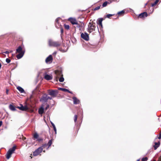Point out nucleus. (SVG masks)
<instances>
[{
    "mask_svg": "<svg viewBox=\"0 0 161 161\" xmlns=\"http://www.w3.org/2000/svg\"><path fill=\"white\" fill-rule=\"evenodd\" d=\"M96 24L93 22H90L88 25V27L87 29V31L90 33L95 31Z\"/></svg>",
    "mask_w": 161,
    "mask_h": 161,
    "instance_id": "nucleus-1",
    "label": "nucleus"
},
{
    "mask_svg": "<svg viewBox=\"0 0 161 161\" xmlns=\"http://www.w3.org/2000/svg\"><path fill=\"white\" fill-rule=\"evenodd\" d=\"M48 43V45L50 46L57 47L61 45L62 42L61 41H54L51 39H49Z\"/></svg>",
    "mask_w": 161,
    "mask_h": 161,
    "instance_id": "nucleus-2",
    "label": "nucleus"
},
{
    "mask_svg": "<svg viewBox=\"0 0 161 161\" xmlns=\"http://www.w3.org/2000/svg\"><path fill=\"white\" fill-rule=\"evenodd\" d=\"M16 149V146H14L12 148H10L8 151L6 155V158L8 159L11 157V155L14 153V151Z\"/></svg>",
    "mask_w": 161,
    "mask_h": 161,
    "instance_id": "nucleus-3",
    "label": "nucleus"
},
{
    "mask_svg": "<svg viewBox=\"0 0 161 161\" xmlns=\"http://www.w3.org/2000/svg\"><path fill=\"white\" fill-rule=\"evenodd\" d=\"M48 94L53 97H56L58 94V91L55 90H51L48 91Z\"/></svg>",
    "mask_w": 161,
    "mask_h": 161,
    "instance_id": "nucleus-4",
    "label": "nucleus"
},
{
    "mask_svg": "<svg viewBox=\"0 0 161 161\" xmlns=\"http://www.w3.org/2000/svg\"><path fill=\"white\" fill-rule=\"evenodd\" d=\"M81 37L82 39L85 41H88L89 40V35L86 32L81 33Z\"/></svg>",
    "mask_w": 161,
    "mask_h": 161,
    "instance_id": "nucleus-5",
    "label": "nucleus"
},
{
    "mask_svg": "<svg viewBox=\"0 0 161 161\" xmlns=\"http://www.w3.org/2000/svg\"><path fill=\"white\" fill-rule=\"evenodd\" d=\"M42 147H39L33 152V155L34 156H36L38 155L42 152Z\"/></svg>",
    "mask_w": 161,
    "mask_h": 161,
    "instance_id": "nucleus-6",
    "label": "nucleus"
},
{
    "mask_svg": "<svg viewBox=\"0 0 161 161\" xmlns=\"http://www.w3.org/2000/svg\"><path fill=\"white\" fill-rule=\"evenodd\" d=\"M76 25H77L76 27L78 28L80 31L81 30L84 26V24L83 22H80V23L77 22V24Z\"/></svg>",
    "mask_w": 161,
    "mask_h": 161,
    "instance_id": "nucleus-7",
    "label": "nucleus"
},
{
    "mask_svg": "<svg viewBox=\"0 0 161 161\" xmlns=\"http://www.w3.org/2000/svg\"><path fill=\"white\" fill-rule=\"evenodd\" d=\"M68 20L73 25L77 24V21L75 18L70 17L68 19Z\"/></svg>",
    "mask_w": 161,
    "mask_h": 161,
    "instance_id": "nucleus-8",
    "label": "nucleus"
},
{
    "mask_svg": "<svg viewBox=\"0 0 161 161\" xmlns=\"http://www.w3.org/2000/svg\"><path fill=\"white\" fill-rule=\"evenodd\" d=\"M40 101L42 102H46L47 101V95L45 94L40 99Z\"/></svg>",
    "mask_w": 161,
    "mask_h": 161,
    "instance_id": "nucleus-9",
    "label": "nucleus"
},
{
    "mask_svg": "<svg viewBox=\"0 0 161 161\" xmlns=\"http://www.w3.org/2000/svg\"><path fill=\"white\" fill-rule=\"evenodd\" d=\"M147 16V14L146 12H144L138 15V18H143Z\"/></svg>",
    "mask_w": 161,
    "mask_h": 161,
    "instance_id": "nucleus-10",
    "label": "nucleus"
},
{
    "mask_svg": "<svg viewBox=\"0 0 161 161\" xmlns=\"http://www.w3.org/2000/svg\"><path fill=\"white\" fill-rule=\"evenodd\" d=\"M53 58L51 55H50L46 59L45 61L47 63H48L50 62H52L53 60Z\"/></svg>",
    "mask_w": 161,
    "mask_h": 161,
    "instance_id": "nucleus-11",
    "label": "nucleus"
},
{
    "mask_svg": "<svg viewBox=\"0 0 161 161\" xmlns=\"http://www.w3.org/2000/svg\"><path fill=\"white\" fill-rule=\"evenodd\" d=\"M44 104H42L41 107L39 109L38 113L40 114H42L43 113L44 110Z\"/></svg>",
    "mask_w": 161,
    "mask_h": 161,
    "instance_id": "nucleus-12",
    "label": "nucleus"
},
{
    "mask_svg": "<svg viewBox=\"0 0 161 161\" xmlns=\"http://www.w3.org/2000/svg\"><path fill=\"white\" fill-rule=\"evenodd\" d=\"M22 52L25 53V51L23 50L21 46H19L16 49V53H20Z\"/></svg>",
    "mask_w": 161,
    "mask_h": 161,
    "instance_id": "nucleus-13",
    "label": "nucleus"
},
{
    "mask_svg": "<svg viewBox=\"0 0 161 161\" xmlns=\"http://www.w3.org/2000/svg\"><path fill=\"white\" fill-rule=\"evenodd\" d=\"M72 99L73 100V103L74 104H79L80 103V100L78 99H77L76 97H73Z\"/></svg>",
    "mask_w": 161,
    "mask_h": 161,
    "instance_id": "nucleus-14",
    "label": "nucleus"
},
{
    "mask_svg": "<svg viewBox=\"0 0 161 161\" xmlns=\"http://www.w3.org/2000/svg\"><path fill=\"white\" fill-rule=\"evenodd\" d=\"M44 78L47 80H50L52 79L53 77L52 75L46 74L44 76Z\"/></svg>",
    "mask_w": 161,
    "mask_h": 161,
    "instance_id": "nucleus-15",
    "label": "nucleus"
},
{
    "mask_svg": "<svg viewBox=\"0 0 161 161\" xmlns=\"http://www.w3.org/2000/svg\"><path fill=\"white\" fill-rule=\"evenodd\" d=\"M19 53L17 55L16 57L18 59L21 58L24 56L25 53L24 52Z\"/></svg>",
    "mask_w": 161,
    "mask_h": 161,
    "instance_id": "nucleus-16",
    "label": "nucleus"
},
{
    "mask_svg": "<svg viewBox=\"0 0 161 161\" xmlns=\"http://www.w3.org/2000/svg\"><path fill=\"white\" fill-rule=\"evenodd\" d=\"M155 145L153 146V147H154V150H156L157 148L160 145V142H155Z\"/></svg>",
    "mask_w": 161,
    "mask_h": 161,
    "instance_id": "nucleus-17",
    "label": "nucleus"
},
{
    "mask_svg": "<svg viewBox=\"0 0 161 161\" xmlns=\"http://www.w3.org/2000/svg\"><path fill=\"white\" fill-rule=\"evenodd\" d=\"M9 108L11 110L13 111H15L16 110L15 107L12 104L9 105Z\"/></svg>",
    "mask_w": 161,
    "mask_h": 161,
    "instance_id": "nucleus-18",
    "label": "nucleus"
},
{
    "mask_svg": "<svg viewBox=\"0 0 161 161\" xmlns=\"http://www.w3.org/2000/svg\"><path fill=\"white\" fill-rule=\"evenodd\" d=\"M17 89L21 93H24L25 92L24 89L20 86H18L17 87Z\"/></svg>",
    "mask_w": 161,
    "mask_h": 161,
    "instance_id": "nucleus-19",
    "label": "nucleus"
},
{
    "mask_svg": "<svg viewBox=\"0 0 161 161\" xmlns=\"http://www.w3.org/2000/svg\"><path fill=\"white\" fill-rule=\"evenodd\" d=\"M103 20V19L102 18H99L98 20V24L102 27V22Z\"/></svg>",
    "mask_w": 161,
    "mask_h": 161,
    "instance_id": "nucleus-20",
    "label": "nucleus"
},
{
    "mask_svg": "<svg viewBox=\"0 0 161 161\" xmlns=\"http://www.w3.org/2000/svg\"><path fill=\"white\" fill-rule=\"evenodd\" d=\"M111 3V2H110V3H109L107 1L105 2L104 3H103L102 4V7H105L107 6L108 4H109Z\"/></svg>",
    "mask_w": 161,
    "mask_h": 161,
    "instance_id": "nucleus-21",
    "label": "nucleus"
},
{
    "mask_svg": "<svg viewBox=\"0 0 161 161\" xmlns=\"http://www.w3.org/2000/svg\"><path fill=\"white\" fill-rule=\"evenodd\" d=\"M20 107H17V108H18L22 111H24V106H23L22 104H20Z\"/></svg>",
    "mask_w": 161,
    "mask_h": 161,
    "instance_id": "nucleus-22",
    "label": "nucleus"
},
{
    "mask_svg": "<svg viewBox=\"0 0 161 161\" xmlns=\"http://www.w3.org/2000/svg\"><path fill=\"white\" fill-rule=\"evenodd\" d=\"M51 123L52 126H53V128L54 129V131L55 132V133L56 134V132H57V130H56V128L55 125L52 122H51Z\"/></svg>",
    "mask_w": 161,
    "mask_h": 161,
    "instance_id": "nucleus-23",
    "label": "nucleus"
},
{
    "mask_svg": "<svg viewBox=\"0 0 161 161\" xmlns=\"http://www.w3.org/2000/svg\"><path fill=\"white\" fill-rule=\"evenodd\" d=\"M52 144V140H50L49 141L48 143L47 144H48V147L47 148V149Z\"/></svg>",
    "mask_w": 161,
    "mask_h": 161,
    "instance_id": "nucleus-24",
    "label": "nucleus"
},
{
    "mask_svg": "<svg viewBox=\"0 0 161 161\" xmlns=\"http://www.w3.org/2000/svg\"><path fill=\"white\" fill-rule=\"evenodd\" d=\"M58 89L59 90H62V91H64V92H67V91H68V90L67 89L64 88H61V87L59 88Z\"/></svg>",
    "mask_w": 161,
    "mask_h": 161,
    "instance_id": "nucleus-25",
    "label": "nucleus"
},
{
    "mask_svg": "<svg viewBox=\"0 0 161 161\" xmlns=\"http://www.w3.org/2000/svg\"><path fill=\"white\" fill-rule=\"evenodd\" d=\"M125 13V11L124 10H122L120 11H119L117 13L118 14L120 15V14H122L124 15Z\"/></svg>",
    "mask_w": 161,
    "mask_h": 161,
    "instance_id": "nucleus-26",
    "label": "nucleus"
},
{
    "mask_svg": "<svg viewBox=\"0 0 161 161\" xmlns=\"http://www.w3.org/2000/svg\"><path fill=\"white\" fill-rule=\"evenodd\" d=\"M64 79L63 76L60 77L59 79V81L60 82H63L64 81Z\"/></svg>",
    "mask_w": 161,
    "mask_h": 161,
    "instance_id": "nucleus-27",
    "label": "nucleus"
},
{
    "mask_svg": "<svg viewBox=\"0 0 161 161\" xmlns=\"http://www.w3.org/2000/svg\"><path fill=\"white\" fill-rule=\"evenodd\" d=\"M48 146V144H45L42 145L40 147H42V149L45 147H46Z\"/></svg>",
    "mask_w": 161,
    "mask_h": 161,
    "instance_id": "nucleus-28",
    "label": "nucleus"
},
{
    "mask_svg": "<svg viewBox=\"0 0 161 161\" xmlns=\"http://www.w3.org/2000/svg\"><path fill=\"white\" fill-rule=\"evenodd\" d=\"M64 27L65 29L68 30L69 28V25L65 24L64 25Z\"/></svg>",
    "mask_w": 161,
    "mask_h": 161,
    "instance_id": "nucleus-29",
    "label": "nucleus"
},
{
    "mask_svg": "<svg viewBox=\"0 0 161 161\" xmlns=\"http://www.w3.org/2000/svg\"><path fill=\"white\" fill-rule=\"evenodd\" d=\"M39 135L37 133H35L34 135V137L36 139L38 138Z\"/></svg>",
    "mask_w": 161,
    "mask_h": 161,
    "instance_id": "nucleus-30",
    "label": "nucleus"
},
{
    "mask_svg": "<svg viewBox=\"0 0 161 161\" xmlns=\"http://www.w3.org/2000/svg\"><path fill=\"white\" fill-rule=\"evenodd\" d=\"M148 159V158L147 157L143 158L142 159L141 161H147Z\"/></svg>",
    "mask_w": 161,
    "mask_h": 161,
    "instance_id": "nucleus-31",
    "label": "nucleus"
},
{
    "mask_svg": "<svg viewBox=\"0 0 161 161\" xmlns=\"http://www.w3.org/2000/svg\"><path fill=\"white\" fill-rule=\"evenodd\" d=\"M113 15L112 14H108L106 15V16H107L106 17L107 18H109L110 17L113 16Z\"/></svg>",
    "mask_w": 161,
    "mask_h": 161,
    "instance_id": "nucleus-32",
    "label": "nucleus"
},
{
    "mask_svg": "<svg viewBox=\"0 0 161 161\" xmlns=\"http://www.w3.org/2000/svg\"><path fill=\"white\" fill-rule=\"evenodd\" d=\"M77 116L76 115H75L74 116V121L75 122L77 120Z\"/></svg>",
    "mask_w": 161,
    "mask_h": 161,
    "instance_id": "nucleus-33",
    "label": "nucleus"
},
{
    "mask_svg": "<svg viewBox=\"0 0 161 161\" xmlns=\"http://www.w3.org/2000/svg\"><path fill=\"white\" fill-rule=\"evenodd\" d=\"M10 60L8 58H7L6 59V61L8 63H9L10 62Z\"/></svg>",
    "mask_w": 161,
    "mask_h": 161,
    "instance_id": "nucleus-34",
    "label": "nucleus"
},
{
    "mask_svg": "<svg viewBox=\"0 0 161 161\" xmlns=\"http://www.w3.org/2000/svg\"><path fill=\"white\" fill-rule=\"evenodd\" d=\"M100 6H98L97 7L94 9V10H97L99 9L100 8Z\"/></svg>",
    "mask_w": 161,
    "mask_h": 161,
    "instance_id": "nucleus-35",
    "label": "nucleus"
},
{
    "mask_svg": "<svg viewBox=\"0 0 161 161\" xmlns=\"http://www.w3.org/2000/svg\"><path fill=\"white\" fill-rule=\"evenodd\" d=\"M24 111H27L28 109V108L27 106H24Z\"/></svg>",
    "mask_w": 161,
    "mask_h": 161,
    "instance_id": "nucleus-36",
    "label": "nucleus"
},
{
    "mask_svg": "<svg viewBox=\"0 0 161 161\" xmlns=\"http://www.w3.org/2000/svg\"><path fill=\"white\" fill-rule=\"evenodd\" d=\"M37 140L39 142H41L43 140V139L41 138H38L37 139Z\"/></svg>",
    "mask_w": 161,
    "mask_h": 161,
    "instance_id": "nucleus-37",
    "label": "nucleus"
},
{
    "mask_svg": "<svg viewBox=\"0 0 161 161\" xmlns=\"http://www.w3.org/2000/svg\"><path fill=\"white\" fill-rule=\"evenodd\" d=\"M46 104L47 105V106L45 108V109L47 110L49 108V104H47V103H46Z\"/></svg>",
    "mask_w": 161,
    "mask_h": 161,
    "instance_id": "nucleus-38",
    "label": "nucleus"
},
{
    "mask_svg": "<svg viewBox=\"0 0 161 161\" xmlns=\"http://www.w3.org/2000/svg\"><path fill=\"white\" fill-rule=\"evenodd\" d=\"M57 53V52L56 51L54 52L52 54L54 56H56V54Z\"/></svg>",
    "mask_w": 161,
    "mask_h": 161,
    "instance_id": "nucleus-39",
    "label": "nucleus"
},
{
    "mask_svg": "<svg viewBox=\"0 0 161 161\" xmlns=\"http://www.w3.org/2000/svg\"><path fill=\"white\" fill-rule=\"evenodd\" d=\"M47 100L48 99H52V97H48L47 96Z\"/></svg>",
    "mask_w": 161,
    "mask_h": 161,
    "instance_id": "nucleus-40",
    "label": "nucleus"
},
{
    "mask_svg": "<svg viewBox=\"0 0 161 161\" xmlns=\"http://www.w3.org/2000/svg\"><path fill=\"white\" fill-rule=\"evenodd\" d=\"M159 0H156L154 3L156 4L159 2Z\"/></svg>",
    "mask_w": 161,
    "mask_h": 161,
    "instance_id": "nucleus-41",
    "label": "nucleus"
},
{
    "mask_svg": "<svg viewBox=\"0 0 161 161\" xmlns=\"http://www.w3.org/2000/svg\"><path fill=\"white\" fill-rule=\"evenodd\" d=\"M58 18H57V19H56L55 20V22L56 23H58Z\"/></svg>",
    "mask_w": 161,
    "mask_h": 161,
    "instance_id": "nucleus-42",
    "label": "nucleus"
},
{
    "mask_svg": "<svg viewBox=\"0 0 161 161\" xmlns=\"http://www.w3.org/2000/svg\"><path fill=\"white\" fill-rule=\"evenodd\" d=\"M161 138V132L160 133V134H159V136L158 137V139H160Z\"/></svg>",
    "mask_w": 161,
    "mask_h": 161,
    "instance_id": "nucleus-43",
    "label": "nucleus"
},
{
    "mask_svg": "<svg viewBox=\"0 0 161 161\" xmlns=\"http://www.w3.org/2000/svg\"><path fill=\"white\" fill-rule=\"evenodd\" d=\"M59 50L60 51H62V52H66V51H64V50H62V49H59Z\"/></svg>",
    "mask_w": 161,
    "mask_h": 161,
    "instance_id": "nucleus-44",
    "label": "nucleus"
},
{
    "mask_svg": "<svg viewBox=\"0 0 161 161\" xmlns=\"http://www.w3.org/2000/svg\"><path fill=\"white\" fill-rule=\"evenodd\" d=\"M9 52L8 51H5V52H3V53H6V54H8L9 53Z\"/></svg>",
    "mask_w": 161,
    "mask_h": 161,
    "instance_id": "nucleus-45",
    "label": "nucleus"
},
{
    "mask_svg": "<svg viewBox=\"0 0 161 161\" xmlns=\"http://www.w3.org/2000/svg\"><path fill=\"white\" fill-rule=\"evenodd\" d=\"M156 5V4L154 3H153L151 4V6L152 7H153L154 6H155Z\"/></svg>",
    "mask_w": 161,
    "mask_h": 161,
    "instance_id": "nucleus-46",
    "label": "nucleus"
},
{
    "mask_svg": "<svg viewBox=\"0 0 161 161\" xmlns=\"http://www.w3.org/2000/svg\"><path fill=\"white\" fill-rule=\"evenodd\" d=\"M156 5V4L154 3H153L151 4V6L152 7H153L154 6H155Z\"/></svg>",
    "mask_w": 161,
    "mask_h": 161,
    "instance_id": "nucleus-47",
    "label": "nucleus"
},
{
    "mask_svg": "<svg viewBox=\"0 0 161 161\" xmlns=\"http://www.w3.org/2000/svg\"><path fill=\"white\" fill-rule=\"evenodd\" d=\"M3 124V122L2 121H0V127Z\"/></svg>",
    "mask_w": 161,
    "mask_h": 161,
    "instance_id": "nucleus-48",
    "label": "nucleus"
},
{
    "mask_svg": "<svg viewBox=\"0 0 161 161\" xmlns=\"http://www.w3.org/2000/svg\"><path fill=\"white\" fill-rule=\"evenodd\" d=\"M67 92H68L70 93H71V94H72V92L69 91V90H68V91H67Z\"/></svg>",
    "mask_w": 161,
    "mask_h": 161,
    "instance_id": "nucleus-49",
    "label": "nucleus"
},
{
    "mask_svg": "<svg viewBox=\"0 0 161 161\" xmlns=\"http://www.w3.org/2000/svg\"><path fill=\"white\" fill-rule=\"evenodd\" d=\"M61 33H63V29L62 28H61Z\"/></svg>",
    "mask_w": 161,
    "mask_h": 161,
    "instance_id": "nucleus-50",
    "label": "nucleus"
},
{
    "mask_svg": "<svg viewBox=\"0 0 161 161\" xmlns=\"http://www.w3.org/2000/svg\"><path fill=\"white\" fill-rule=\"evenodd\" d=\"M6 94H8V90L7 89H6Z\"/></svg>",
    "mask_w": 161,
    "mask_h": 161,
    "instance_id": "nucleus-51",
    "label": "nucleus"
},
{
    "mask_svg": "<svg viewBox=\"0 0 161 161\" xmlns=\"http://www.w3.org/2000/svg\"><path fill=\"white\" fill-rule=\"evenodd\" d=\"M1 66H2L1 64V63H0V68H1Z\"/></svg>",
    "mask_w": 161,
    "mask_h": 161,
    "instance_id": "nucleus-52",
    "label": "nucleus"
},
{
    "mask_svg": "<svg viewBox=\"0 0 161 161\" xmlns=\"http://www.w3.org/2000/svg\"><path fill=\"white\" fill-rule=\"evenodd\" d=\"M147 3H146L145 4V6H146V5H147Z\"/></svg>",
    "mask_w": 161,
    "mask_h": 161,
    "instance_id": "nucleus-53",
    "label": "nucleus"
},
{
    "mask_svg": "<svg viewBox=\"0 0 161 161\" xmlns=\"http://www.w3.org/2000/svg\"><path fill=\"white\" fill-rule=\"evenodd\" d=\"M137 161H140V159H138V160H137Z\"/></svg>",
    "mask_w": 161,
    "mask_h": 161,
    "instance_id": "nucleus-54",
    "label": "nucleus"
},
{
    "mask_svg": "<svg viewBox=\"0 0 161 161\" xmlns=\"http://www.w3.org/2000/svg\"><path fill=\"white\" fill-rule=\"evenodd\" d=\"M153 161H156L155 160H153Z\"/></svg>",
    "mask_w": 161,
    "mask_h": 161,
    "instance_id": "nucleus-55",
    "label": "nucleus"
},
{
    "mask_svg": "<svg viewBox=\"0 0 161 161\" xmlns=\"http://www.w3.org/2000/svg\"><path fill=\"white\" fill-rule=\"evenodd\" d=\"M44 152H45V151L44 150L43 151Z\"/></svg>",
    "mask_w": 161,
    "mask_h": 161,
    "instance_id": "nucleus-56",
    "label": "nucleus"
}]
</instances>
